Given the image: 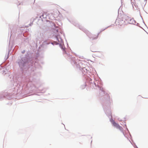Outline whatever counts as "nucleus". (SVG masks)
<instances>
[{
	"mask_svg": "<svg viewBox=\"0 0 148 148\" xmlns=\"http://www.w3.org/2000/svg\"><path fill=\"white\" fill-rule=\"evenodd\" d=\"M112 123L114 126L121 131L123 130L122 127L120 126L118 123H116L114 121H112Z\"/></svg>",
	"mask_w": 148,
	"mask_h": 148,
	"instance_id": "nucleus-1",
	"label": "nucleus"
},
{
	"mask_svg": "<svg viewBox=\"0 0 148 148\" xmlns=\"http://www.w3.org/2000/svg\"><path fill=\"white\" fill-rule=\"evenodd\" d=\"M123 21L121 20L117 19L116 21V23L117 25H118L120 26H121Z\"/></svg>",
	"mask_w": 148,
	"mask_h": 148,
	"instance_id": "nucleus-2",
	"label": "nucleus"
},
{
	"mask_svg": "<svg viewBox=\"0 0 148 148\" xmlns=\"http://www.w3.org/2000/svg\"><path fill=\"white\" fill-rule=\"evenodd\" d=\"M98 35H99V34H98L96 36V37L95 38H94V37H93V39H96L98 37Z\"/></svg>",
	"mask_w": 148,
	"mask_h": 148,
	"instance_id": "nucleus-3",
	"label": "nucleus"
},
{
	"mask_svg": "<svg viewBox=\"0 0 148 148\" xmlns=\"http://www.w3.org/2000/svg\"><path fill=\"white\" fill-rule=\"evenodd\" d=\"M127 20H128V21H129L130 20V21L131 20V19L130 18H129V17H128V16H127Z\"/></svg>",
	"mask_w": 148,
	"mask_h": 148,
	"instance_id": "nucleus-4",
	"label": "nucleus"
},
{
	"mask_svg": "<svg viewBox=\"0 0 148 148\" xmlns=\"http://www.w3.org/2000/svg\"><path fill=\"white\" fill-rule=\"evenodd\" d=\"M35 1V0H34V2Z\"/></svg>",
	"mask_w": 148,
	"mask_h": 148,
	"instance_id": "nucleus-5",
	"label": "nucleus"
}]
</instances>
